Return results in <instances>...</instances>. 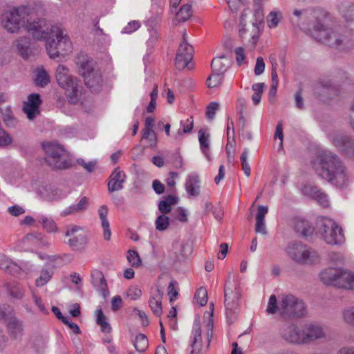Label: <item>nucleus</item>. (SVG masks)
I'll use <instances>...</instances> for the list:
<instances>
[{"label": "nucleus", "mask_w": 354, "mask_h": 354, "mask_svg": "<svg viewBox=\"0 0 354 354\" xmlns=\"http://www.w3.org/2000/svg\"><path fill=\"white\" fill-rule=\"evenodd\" d=\"M182 129H178L177 132L178 136H181L183 133H189L192 132L194 127V118L192 116L187 118L186 120H181L180 122Z\"/></svg>", "instance_id": "42"}, {"label": "nucleus", "mask_w": 354, "mask_h": 354, "mask_svg": "<svg viewBox=\"0 0 354 354\" xmlns=\"http://www.w3.org/2000/svg\"><path fill=\"white\" fill-rule=\"evenodd\" d=\"M176 283V281H171L169 286H168V288H167V294H168V296L169 297V301L170 302H172L174 301L177 295H178V290H176V288H175V284Z\"/></svg>", "instance_id": "61"}, {"label": "nucleus", "mask_w": 354, "mask_h": 354, "mask_svg": "<svg viewBox=\"0 0 354 354\" xmlns=\"http://www.w3.org/2000/svg\"><path fill=\"white\" fill-rule=\"evenodd\" d=\"M43 149L47 155L46 161L52 169H65L71 166V162L64 157V147L57 142L43 144Z\"/></svg>", "instance_id": "8"}, {"label": "nucleus", "mask_w": 354, "mask_h": 354, "mask_svg": "<svg viewBox=\"0 0 354 354\" xmlns=\"http://www.w3.org/2000/svg\"><path fill=\"white\" fill-rule=\"evenodd\" d=\"M98 214L101 221V225L104 230V238L109 241L111 236L109 222L107 219L108 207L106 205H102L98 209Z\"/></svg>", "instance_id": "29"}, {"label": "nucleus", "mask_w": 354, "mask_h": 354, "mask_svg": "<svg viewBox=\"0 0 354 354\" xmlns=\"http://www.w3.org/2000/svg\"><path fill=\"white\" fill-rule=\"evenodd\" d=\"M318 175L332 185L344 187L349 183V174L340 158L331 151H323L319 155Z\"/></svg>", "instance_id": "3"}, {"label": "nucleus", "mask_w": 354, "mask_h": 354, "mask_svg": "<svg viewBox=\"0 0 354 354\" xmlns=\"http://www.w3.org/2000/svg\"><path fill=\"white\" fill-rule=\"evenodd\" d=\"M342 315L346 323L354 326V306L344 309Z\"/></svg>", "instance_id": "53"}, {"label": "nucleus", "mask_w": 354, "mask_h": 354, "mask_svg": "<svg viewBox=\"0 0 354 354\" xmlns=\"http://www.w3.org/2000/svg\"><path fill=\"white\" fill-rule=\"evenodd\" d=\"M209 138L210 135L209 133H206L203 129L199 130L198 141L200 144V149L209 161L211 160V156L209 154Z\"/></svg>", "instance_id": "32"}, {"label": "nucleus", "mask_w": 354, "mask_h": 354, "mask_svg": "<svg viewBox=\"0 0 354 354\" xmlns=\"http://www.w3.org/2000/svg\"><path fill=\"white\" fill-rule=\"evenodd\" d=\"M41 104V100L39 94L32 93L28 95L27 101L24 102L23 110L29 120H33L37 115L39 114Z\"/></svg>", "instance_id": "17"}, {"label": "nucleus", "mask_w": 354, "mask_h": 354, "mask_svg": "<svg viewBox=\"0 0 354 354\" xmlns=\"http://www.w3.org/2000/svg\"><path fill=\"white\" fill-rule=\"evenodd\" d=\"M236 61L239 66H241L245 59V50L242 47L236 48L234 50Z\"/></svg>", "instance_id": "64"}, {"label": "nucleus", "mask_w": 354, "mask_h": 354, "mask_svg": "<svg viewBox=\"0 0 354 354\" xmlns=\"http://www.w3.org/2000/svg\"><path fill=\"white\" fill-rule=\"evenodd\" d=\"M35 81L37 86L44 87L50 82L49 75L43 68H38Z\"/></svg>", "instance_id": "37"}, {"label": "nucleus", "mask_w": 354, "mask_h": 354, "mask_svg": "<svg viewBox=\"0 0 354 354\" xmlns=\"http://www.w3.org/2000/svg\"><path fill=\"white\" fill-rule=\"evenodd\" d=\"M333 89L331 87V84L329 82H320L317 85L315 86L314 88L315 93L319 97L321 95V92L324 93L330 94V91Z\"/></svg>", "instance_id": "48"}, {"label": "nucleus", "mask_w": 354, "mask_h": 354, "mask_svg": "<svg viewBox=\"0 0 354 354\" xmlns=\"http://www.w3.org/2000/svg\"><path fill=\"white\" fill-rule=\"evenodd\" d=\"M294 227L296 232L303 236H310L314 232L313 227L307 220L304 218H295Z\"/></svg>", "instance_id": "27"}, {"label": "nucleus", "mask_w": 354, "mask_h": 354, "mask_svg": "<svg viewBox=\"0 0 354 354\" xmlns=\"http://www.w3.org/2000/svg\"><path fill=\"white\" fill-rule=\"evenodd\" d=\"M221 75L213 73L207 80V85L209 88H214L221 82Z\"/></svg>", "instance_id": "50"}, {"label": "nucleus", "mask_w": 354, "mask_h": 354, "mask_svg": "<svg viewBox=\"0 0 354 354\" xmlns=\"http://www.w3.org/2000/svg\"><path fill=\"white\" fill-rule=\"evenodd\" d=\"M140 27V21L134 20L128 23V24L122 30L121 32L123 34H131L137 30Z\"/></svg>", "instance_id": "52"}, {"label": "nucleus", "mask_w": 354, "mask_h": 354, "mask_svg": "<svg viewBox=\"0 0 354 354\" xmlns=\"http://www.w3.org/2000/svg\"><path fill=\"white\" fill-rule=\"evenodd\" d=\"M44 237V236L42 234H41V233L36 234H27L26 236H25L23 238L22 241L24 243H28L36 245V244L38 243L39 241H42ZM41 243L43 244H44L43 243V241H41Z\"/></svg>", "instance_id": "49"}, {"label": "nucleus", "mask_w": 354, "mask_h": 354, "mask_svg": "<svg viewBox=\"0 0 354 354\" xmlns=\"http://www.w3.org/2000/svg\"><path fill=\"white\" fill-rule=\"evenodd\" d=\"M195 299H196L197 302L201 306H205L206 305L207 302V291L205 288H198L194 295Z\"/></svg>", "instance_id": "45"}, {"label": "nucleus", "mask_w": 354, "mask_h": 354, "mask_svg": "<svg viewBox=\"0 0 354 354\" xmlns=\"http://www.w3.org/2000/svg\"><path fill=\"white\" fill-rule=\"evenodd\" d=\"M219 108V104L216 102H212L207 107L206 115L208 119H214L216 111Z\"/></svg>", "instance_id": "56"}, {"label": "nucleus", "mask_w": 354, "mask_h": 354, "mask_svg": "<svg viewBox=\"0 0 354 354\" xmlns=\"http://www.w3.org/2000/svg\"><path fill=\"white\" fill-rule=\"evenodd\" d=\"M342 17L354 30V4L348 2L342 3L339 7Z\"/></svg>", "instance_id": "26"}, {"label": "nucleus", "mask_w": 354, "mask_h": 354, "mask_svg": "<svg viewBox=\"0 0 354 354\" xmlns=\"http://www.w3.org/2000/svg\"><path fill=\"white\" fill-rule=\"evenodd\" d=\"M318 231L328 245H342L345 242L343 230L331 218H322L318 222Z\"/></svg>", "instance_id": "6"}, {"label": "nucleus", "mask_w": 354, "mask_h": 354, "mask_svg": "<svg viewBox=\"0 0 354 354\" xmlns=\"http://www.w3.org/2000/svg\"><path fill=\"white\" fill-rule=\"evenodd\" d=\"M81 212H82V211L80 209V207L76 204H73V205H70L69 207H68L67 208H66L65 209H64L62 212L61 215L63 216H68L70 214H77V213H79Z\"/></svg>", "instance_id": "63"}, {"label": "nucleus", "mask_w": 354, "mask_h": 354, "mask_svg": "<svg viewBox=\"0 0 354 354\" xmlns=\"http://www.w3.org/2000/svg\"><path fill=\"white\" fill-rule=\"evenodd\" d=\"M340 288L354 290V272L346 270H342Z\"/></svg>", "instance_id": "34"}, {"label": "nucleus", "mask_w": 354, "mask_h": 354, "mask_svg": "<svg viewBox=\"0 0 354 354\" xmlns=\"http://www.w3.org/2000/svg\"><path fill=\"white\" fill-rule=\"evenodd\" d=\"M66 236H71L68 241V245L73 250H81L86 244L87 239L82 228L77 225H71L65 232Z\"/></svg>", "instance_id": "13"}, {"label": "nucleus", "mask_w": 354, "mask_h": 354, "mask_svg": "<svg viewBox=\"0 0 354 354\" xmlns=\"http://www.w3.org/2000/svg\"><path fill=\"white\" fill-rule=\"evenodd\" d=\"M282 338L291 344H304L303 330H300L295 324H286L281 329Z\"/></svg>", "instance_id": "15"}, {"label": "nucleus", "mask_w": 354, "mask_h": 354, "mask_svg": "<svg viewBox=\"0 0 354 354\" xmlns=\"http://www.w3.org/2000/svg\"><path fill=\"white\" fill-rule=\"evenodd\" d=\"M127 258L129 263L133 267H139L141 265L140 257L135 250H129Z\"/></svg>", "instance_id": "47"}, {"label": "nucleus", "mask_w": 354, "mask_h": 354, "mask_svg": "<svg viewBox=\"0 0 354 354\" xmlns=\"http://www.w3.org/2000/svg\"><path fill=\"white\" fill-rule=\"evenodd\" d=\"M162 297L163 291L159 287L151 290L149 305L153 313L157 317H160L162 313Z\"/></svg>", "instance_id": "20"}, {"label": "nucleus", "mask_w": 354, "mask_h": 354, "mask_svg": "<svg viewBox=\"0 0 354 354\" xmlns=\"http://www.w3.org/2000/svg\"><path fill=\"white\" fill-rule=\"evenodd\" d=\"M328 259L329 261L334 264H342L344 261L343 255L339 252H330Z\"/></svg>", "instance_id": "60"}, {"label": "nucleus", "mask_w": 354, "mask_h": 354, "mask_svg": "<svg viewBox=\"0 0 354 354\" xmlns=\"http://www.w3.org/2000/svg\"><path fill=\"white\" fill-rule=\"evenodd\" d=\"M282 12L279 10L270 12L267 17L268 27L270 28H276L282 18Z\"/></svg>", "instance_id": "39"}, {"label": "nucleus", "mask_w": 354, "mask_h": 354, "mask_svg": "<svg viewBox=\"0 0 354 354\" xmlns=\"http://www.w3.org/2000/svg\"><path fill=\"white\" fill-rule=\"evenodd\" d=\"M265 70V63L263 59L261 57H257L256 65L254 67V74L256 75H260L263 73Z\"/></svg>", "instance_id": "62"}, {"label": "nucleus", "mask_w": 354, "mask_h": 354, "mask_svg": "<svg viewBox=\"0 0 354 354\" xmlns=\"http://www.w3.org/2000/svg\"><path fill=\"white\" fill-rule=\"evenodd\" d=\"M55 77L58 84L66 91L68 102L77 104L80 100L82 86L77 77L70 74L68 68L64 65H59Z\"/></svg>", "instance_id": "4"}, {"label": "nucleus", "mask_w": 354, "mask_h": 354, "mask_svg": "<svg viewBox=\"0 0 354 354\" xmlns=\"http://www.w3.org/2000/svg\"><path fill=\"white\" fill-rule=\"evenodd\" d=\"M156 228L158 231H165L169 225V218L164 214L159 215L155 221Z\"/></svg>", "instance_id": "43"}, {"label": "nucleus", "mask_w": 354, "mask_h": 354, "mask_svg": "<svg viewBox=\"0 0 354 354\" xmlns=\"http://www.w3.org/2000/svg\"><path fill=\"white\" fill-rule=\"evenodd\" d=\"M8 293L14 299H22L25 295L26 290L20 285H13L8 287Z\"/></svg>", "instance_id": "40"}, {"label": "nucleus", "mask_w": 354, "mask_h": 354, "mask_svg": "<svg viewBox=\"0 0 354 354\" xmlns=\"http://www.w3.org/2000/svg\"><path fill=\"white\" fill-rule=\"evenodd\" d=\"M77 163L81 165L86 171L93 172L96 166L95 161H89L88 162H85V160L82 158H79L77 160Z\"/></svg>", "instance_id": "57"}, {"label": "nucleus", "mask_w": 354, "mask_h": 354, "mask_svg": "<svg viewBox=\"0 0 354 354\" xmlns=\"http://www.w3.org/2000/svg\"><path fill=\"white\" fill-rule=\"evenodd\" d=\"M53 274V267L49 265H46L40 270L39 276L35 280V286L37 287H43L51 280Z\"/></svg>", "instance_id": "30"}, {"label": "nucleus", "mask_w": 354, "mask_h": 354, "mask_svg": "<svg viewBox=\"0 0 354 354\" xmlns=\"http://www.w3.org/2000/svg\"><path fill=\"white\" fill-rule=\"evenodd\" d=\"M125 173L119 168H115L109 176L108 183L109 192L121 190L126 180Z\"/></svg>", "instance_id": "21"}, {"label": "nucleus", "mask_w": 354, "mask_h": 354, "mask_svg": "<svg viewBox=\"0 0 354 354\" xmlns=\"http://www.w3.org/2000/svg\"><path fill=\"white\" fill-rule=\"evenodd\" d=\"M37 21L26 20L25 17L19 14L18 8H13L6 12L2 17V26L10 33H17L21 28L27 31L29 24L37 22Z\"/></svg>", "instance_id": "10"}, {"label": "nucleus", "mask_w": 354, "mask_h": 354, "mask_svg": "<svg viewBox=\"0 0 354 354\" xmlns=\"http://www.w3.org/2000/svg\"><path fill=\"white\" fill-rule=\"evenodd\" d=\"M303 337L304 344H308L316 339L325 337V333L320 325L310 324L306 325L303 330Z\"/></svg>", "instance_id": "19"}, {"label": "nucleus", "mask_w": 354, "mask_h": 354, "mask_svg": "<svg viewBox=\"0 0 354 354\" xmlns=\"http://www.w3.org/2000/svg\"><path fill=\"white\" fill-rule=\"evenodd\" d=\"M6 328L10 337L12 339H20L24 331L23 322L19 319L16 316L6 324Z\"/></svg>", "instance_id": "22"}, {"label": "nucleus", "mask_w": 354, "mask_h": 354, "mask_svg": "<svg viewBox=\"0 0 354 354\" xmlns=\"http://www.w3.org/2000/svg\"><path fill=\"white\" fill-rule=\"evenodd\" d=\"M328 138L339 151L351 155L354 153V140L344 133H335L329 135Z\"/></svg>", "instance_id": "14"}, {"label": "nucleus", "mask_w": 354, "mask_h": 354, "mask_svg": "<svg viewBox=\"0 0 354 354\" xmlns=\"http://www.w3.org/2000/svg\"><path fill=\"white\" fill-rule=\"evenodd\" d=\"M210 312H206L204 314V317H207L208 321L206 324V337L208 342V344L210 343L212 334H213V327H214V321L212 319L213 314H214V304L213 303L210 304L209 306Z\"/></svg>", "instance_id": "35"}, {"label": "nucleus", "mask_w": 354, "mask_h": 354, "mask_svg": "<svg viewBox=\"0 0 354 354\" xmlns=\"http://www.w3.org/2000/svg\"><path fill=\"white\" fill-rule=\"evenodd\" d=\"M313 198L323 207H326L329 205L328 196L320 191H315L313 193Z\"/></svg>", "instance_id": "51"}, {"label": "nucleus", "mask_w": 354, "mask_h": 354, "mask_svg": "<svg viewBox=\"0 0 354 354\" xmlns=\"http://www.w3.org/2000/svg\"><path fill=\"white\" fill-rule=\"evenodd\" d=\"M40 194L42 198L47 201H57L66 196V193L51 186L43 187L40 191Z\"/></svg>", "instance_id": "25"}, {"label": "nucleus", "mask_w": 354, "mask_h": 354, "mask_svg": "<svg viewBox=\"0 0 354 354\" xmlns=\"http://www.w3.org/2000/svg\"><path fill=\"white\" fill-rule=\"evenodd\" d=\"M27 29L34 39L46 40V51L51 59L64 57L72 50L69 37L61 26L39 19L37 22L29 24Z\"/></svg>", "instance_id": "2"}, {"label": "nucleus", "mask_w": 354, "mask_h": 354, "mask_svg": "<svg viewBox=\"0 0 354 354\" xmlns=\"http://www.w3.org/2000/svg\"><path fill=\"white\" fill-rule=\"evenodd\" d=\"M248 10H244L243 12L241 13V17H240V29H239V35L241 38H244L245 35L247 32L245 29V17L248 15Z\"/></svg>", "instance_id": "59"}, {"label": "nucleus", "mask_w": 354, "mask_h": 354, "mask_svg": "<svg viewBox=\"0 0 354 354\" xmlns=\"http://www.w3.org/2000/svg\"><path fill=\"white\" fill-rule=\"evenodd\" d=\"M142 139L147 140L151 147L157 142L156 133L153 130H142Z\"/></svg>", "instance_id": "46"}, {"label": "nucleus", "mask_w": 354, "mask_h": 354, "mask_svg": "<svg viewBox=\"0 0 354 354\" xmlns=\"http://www.w3.org/2000/svg\"><path fill=\"white\" fill-rule=\"evenodd\" d=\"M192 15V6L190 4H184L176 14V20L178 22H185L187 21Z\"/></svg>", "instance_id": "36"}, {"label": "nucleus", "mask_w": 354, "mask_h": 354, "mask_svg": "<svg viewBox=\"0 0 354 354\" xmlns=\"http://www.w3.org/2000/svg\"><path fill=\"white\" fill-rule=\"evenodd\" d=\"M230 62L224 55L214 58L212 61V68L213 73L222 75L228 69Z\"/></svg>", "instance_id": "31"}, {"label": "nucleus", "mask_w": 354, "mask_h": 354, "mask_svg": "<svg viewBox=\"0 0 354 354\" xmlns=\"http://www.w3.org/2000/svg\"><path fill=\"white\" fill-rule=\"evenodd\" d=\"M193 55L194 48L192 46L187 43L186 39V32H184L183 34L182 41L179 45L176 55V68L179 71H181L186 67H187L188 69H192L193 66L192 65L190 66L189 63L193 59Z\"/></svg>", "instance_id": "12"}, {"label": "nucleus", "mask_w": 354, "mask_h": 354, "mask_svg": "<svg viewBox=\"0 0 354 354\" xmlns=\"http://www.w3.org/2000/svg\"><path fill=\"white\" fill-rule=\"evenodd\" d=\"M187 193L190 196H196L200 194V179L199 176L196 174H189L185 184Z\"/></svg>", "instance_id": "24"}, {"label": "nucleus", "mask_w": 354, "mask_h": 354, "mask_svg": "<svg viewBox=\"0 0 354 354\" xmlns=\"http://www.w3.org/2000/svg\"><path fill=\"white\" fill-rule=\"evenodd\" d=\"M230 279L231 276L230 274L224 290L225 310L228 317L236 313L241 295L238 286L232 283Z\"/></svg>", "instance_id": "11"}, {"label": "nucleus", "mask_w": 354, "mask_h": 354, "mask_svg": "<svg viewBox=\"0 0 354 354\" xmlns=\"http://www.w3.org/2000/svg\"><path fill=\"white\" fill-rule=\"evenodd\" d=\"M266 310L269 314H274L277 312L279 313V303L278 304L274 295L270 297Z\"/></svg>", "instance_id": "44"}, {"label": "nucleus", "mask_w": 354, "mask_h": 354, "mask_svg": "<svg viewBox=\"0 0 354 354\" xmlns=\"http://www.w3.org/2000/svg\"><path fill=\"white\" fill-rule=\"evenodd\" d=\"M342 270L341 268H326L319 273L320 279L324 284L340 288Z\"/></svg>", "instance_id": "18"}, {"label": "nucleus", "mask_w": 354, "mask_h": 354, "mask_svg": "<svg viewBox=\"0 0 354 354\" xmlns=\"http://www.w3.org/2000/svg\"><path fill=\"white\" fill-rule=\"evenodd\" d=\"M31 293H32V296L34 302H35V305L38 307V309L39 310V311L44 314H47L48 310L46 308L45 305H44V302L42 301L41 298L38 295H37L35 292V291L32 290H31Z\"/></svg>", "instance_id": "54"}, {"label": "nucleus", "mask_w": 354, "mask_h": 354, "mask_svg": "<svg viewBox=\"0 0 354 354\" xmlns=\"http://www.w3.org/2000/svg\"><path fill=\"white\" fill-rule=\"evenodd\" d=\"M288 257L300 265L312 266L320 261L317 251L301 243H292L286 248Z\"/></svg>", "instance_id": "5"}, {"label": "nucleus", "mask_w": 354, "mask_h": 354, "mask_svg": "<svg viewBox=\"0 0 354 354\" xmlns=\"http://www.w3.org/2000/svg\"><path fill=\"white\" fill-rule=\"evenodd\" d=\"M202 331L199 318H196L190 336L189 354H200L202 348Z\"/></svg>", "instance_id": "16"}, {"label": "nucleus", "mask_w": 354, "mask_h": 354, "mask_svg": "<svg viewBox=\"0 0 354 354\" xmlns=\"http://www.w3.org/2000/svg\"><path fill=\"white\" fill-rule=\"evenodd\" d=\"M133 344L137 351L140 353L145 351L148 347L147 336L144 334H138L135 338Z\"/></svg>", "instance_id": "38"}, {"label": "nucleus", "mask_w": 354, "mask_h": 354, "mask_svg": "<svg viewBox=\"0 0 354 354\" xmlns=\"http://www.w3.org/2000/svg\"><path fill=\"white\" fill-rule=\"evenodd\" d=\"M127 295L131 299L136 300L141 297L142 291L137 286H131L127 290Z\"/></svg>", "instance_id": "58"}, {"label": "nucleus", "mask_w": 354, "mask_h": 354, "mask_svg": "<svg viewBox=\"0 0 354 354\" xmlns=\"http://www.w3.org/2000/svg\"><path fill=\"white\" fill-rule=\"evenodd\" d=\"M304 301L292 295H282L279 300V314L284 318L301 317L306 314Z\"/></svg>", "instance_id": "7"}, {"label": "nucleus", "mask_w": 354, "mask_h": 354, "mask_svg": "<svg viewBox=\"0 0 354 354\" xmlns=\"http://www.w3.org/2000/svg\"><path fill=\"white\" fill-rule=\"evenodd\" d=\"M12 266H16L10 259L3 254H0V268L9 270Z\"/></svg>", "instance_id": "55"}, {"label": "nucleus", "mask_w": 354, "mask_h": 354, "mask_svg": "<svg viewBox=\"0 0 354 354\" xmlns=\"http://www.w3.org/2000/svg\"><path fill=\"white\" fill-rule=\"evenodd\" d=\"M79 71L83 77L85 84L91 89L97 91L102 82V73L95 66L92 60H86L79 64Z\"/></svg>", "instance_id": "9"}, {"label": "nucleus", "mask_w": 354, "mask_h": 354, "mask_svg": "<svg viewBox=\"0 0 354 354\" xmlns=\"http://www.w3.org/2000/svg\"><path fill=\"white\" fill-rule=\"evenodd\" d=\"M292 24L315 40L330 47L348 50L353 41L326 26L327 14L321 9L295 10Z\"/></svg>", "instance_id": "1"}, {"label": "nucleus", "mask_w": 354, "mask_h": 354, "mask_svg": "<svg viewBox=\"0 0 354 354\" xmlns=\"http://www.w3.org/2000/svg\"><path fill=\"white\" fill-rule=\"evenodd\" d=\"M15 316L14 310L12 308L6 305L0 306V321L6 324Z\"/></svg>", "instance_id": "41"}, {"label": "nucleus", "mask_w": 354, "mask_h": 354, "mask_svg": "<svg viewBox=\"0 0 354 354\" xmlns=\"http://www.w3.org/2000/svg\"><path fill=\"white\" fill-rule=\"evenodd\" d=\"M30 40L26 37H20L15 41V46L18 53L24 59H27L30 55Z\"/></svg>", "instance_id": "28"}, {"label": "nucleus", "mask_w": 354, "mask_h": 354, "mask_svg": "<svg viewBox=\"0 0 354 354\" xmlns=\"http://www.w3.org/2000/svg\"><path fill=\"white\" fill-rule=\"evenodd\" d=\"M37 221L41 224L43 228L50 233L57 232V226L55 221L46 215H39L37 217Z\"/></svg>", "instance_id": "33"}, {"label": "nucleus", "mask_w": 354, "mask_h": 354, "mask_svg": "<svg viewBox=\"0 0 354 354\" xmlns=\"http://www.w3.org/2000/svg\"><path fill=\"white\" fill-rule=\"evenodd\" d=\"M92 282L97 291H99L104 297L109 295L107 283L104 279L102 272L95 270L91 272Z\"/></svg>", "instance_id": "23"}]
</instances>
